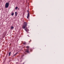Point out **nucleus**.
Segmentation results:
<instances>
[{
    "label": "nucleus",
    "mask_w": 64,
    "mask_h": 64,
    "mask_svg": "<svg viewBox=\"0 0 64 64\" xmlns=\"http://www.w3.org/2000/svg\"><path fill=\"white\" fill-rule=\"evenodd\" d=\"M17 54V53H16V54H15V55H16V54Z\"/></svg>",
    "instance_id": "f8f14e48"
},
{
    "label": "nucleus",
    "mask_w": 64,
    "mask_h": 64,
    "mask_svg": "<svg viewBox=\"0 0 64 64\" xmlns=\"http://www.w3.org/2000/svg\"><path fill=\"white\" fill-rule=\"evenodd\" d=\"M11 54V52H10L9 53V56H10V55Z\"/></svg>",
    "instance_id": "1a4fd4ad"
},
{
    "label": "nucleus",
    "mask_w": 64,
    "mask_h": 64,
    "mask_svg": "<svg viewBox=\"0 0 64 64\" xmlns=\"http://www.w3.org/2000/svg\"><path fill=\"white\" fill-rule=\"evenodd\" d=\"M28 37H29V36H28Z\"/></svg>",
    "instance_id": "f3484780"
},
{
    "label": "nucleus",
    "mask_w": 64,
    "mask_h": 64,
    "mask_svg": "<svg viewBox=\"0 0 64 64\" xmlns=\"http://www.w3.org/2000/svg\"><path fill=\"white\" fill-rule=\"evenodd\" d=\"M27 23L25 22H24V24L22 26V28L23 29H24V30H26V32H28L29 30H28V28H26V26H27Z\"/></svg>",
    "instance_id": "f257e3e1"
},
{
    "label": "nucleus",
    "mask_w": 64,
    "mask_h": 64,
    "mask_svg": "<svg viewBox=\"0 0 64 64\" xmlns=\"http://www.w3.org/2000/svg\"><path fill=\"white\" fill-rule=\"evenodd\" d=\"M14 12H12V13L11 14V15L12 16H13V15H14Z\"/></svg>",
    "instance_id": "423d86ee"
},
{
    "label": "nucleus",
    "mask_w": 64,
    "mask_h": 64,
    "mask_svg": "<svg viewBox=\"0 0 64 64\" xmlns=\"http://www.w3.org/2000/svg\"><path fill=\"white\" fill-rule=\"evenodd\" d=\"M18 8V9H19V8Z\"/></svg>",
    "instance_id": "4468645a"
},
{
    "label": "nucleus",
    "mask_w": 64,
    "mask_h": 64,
    "mask_svg": "<svg viewBox=\"0 0 64 64\" xmlns=\"http://www.w3.org/2000/svg\"><path fill=\"white\" fill-rule=\"evenodd\" d=\"M28 49L27 50L24 52V54H26V52H27L28 53H29V51H28Z\"/></svg>",
    "instance_id": "20e7f679"
},
{
    "label": "nucleus",
    "mask_w": 64,
    "mask_h": 64,
    "mask_svg": "<svg viewBox=\"0 0 64 64\" xmlns=\"http://www.w3.org/2000/svg\"><path fill=\"white\" fill-rule=\"evenodd\" d=\"M11 29H13V28H14V27L13 26H12L11 27Z\"/></svg>",
    "instance_id": "0eeeda50"
},
{
    "label": "nucleus",
    "mask_w": 64,
    "mask_h": 64,
    "mask_svg": "<svg viewBox=\"0 0 64 64\" xmlns=\"http://www.w3.org/2000/svg\"><path fill=\"white\" fill-rule=\"evenodd\" d=\"M27 11V12H29V11H28V10Z\"/></svg>",
    "instance_id": "ddd939ff"
},
{
    "label": "nucleus",
    "mask_w": 64,
    "mask_h": 64,
    "mask_svg": "<svg viewBox=\"0 0 64 64\" xmlns=\"http://www.w3.org/2000/svg\"><path fill=\"white\" fill-rule=\"evenodd\" d=\"M9 4L8 2H7L6 4L5 5V7L6 8H8L9 7Z\"/></svg>",
    "instance_id": "f03ea898"
},
{
    "label": "nucleus",
    "mask_w": 64,
    "mask_h": 64,
    "mask_svg": "<svg viewBox=\"0 0 64 64\" xmlns=\"http://www.w3.org/2000/svg\"><path fill=\"white\" fill-rule=\"evenodd\" d=\"M17 8H18V7H16L15 9H16V10H17Z\"/></svg>",
    "instance_id": "6e6552de"
},
{
    "label": "nucleus",
    "mask_w": 64,
    "mask_h": 64,
    "mask_svg": "<svg viewBox=\"0 0 64 64\" xmlns=\"http://www.w3.org/2000/svg\"><path fill=\"white\" fill-rule=\"evenodd\" d=\"M30 40V41H31V40Z\"/></svg>",
    "instance_id": "2eb2a0df"
},
{
    "label": "nucleus",
    "mask_w": 64,
    "mask_h": 64,
    "mask_svg": "<svg viewBox=\"0 0 64 64\" xmlns=\"http://www.w3.org/2000/svg\"><path fill=\"white\" fill-rule=\"evenodd\" d=\"M15 14L16 16H17V12H15Z\"/></svg>",
    "instance_id": "39448f33"
},
{
    "label": "nucleus",
    "mask_w": 64,
    "mask_h": 64,
    "mask_svg": "<svg viewBox=\"0 0 64 64\" xmlns=\"http://www.w3.org/2000/svg\"><path fill=\"white\" fill-rule=\"evenodd\" d=\"M26 42H24L23 43V44H26Z\"/></svg>",
    "instance_id": "9d476101"
},
{
    "label": "nucleus",
    "mask_w": 64,
    "mask_h": 64,
    "mask_svg": "<svg viewBox=\"0 0 64 64\" xmlns=\"http://www.w3.org/2000/svg\"><path fill=\"white\" fill-rule=\"evenodd\" d=\"M29 16H30V14H29V13L28 12V15L27 16V19H28V18L29 17Z\"/></svg>",
    "instance_id": "7ed1b4c3"
},
{
    "label": "nucleus",
    "mask_w": 64,
    "mask_h": 64,
    "mask_svg": "<svg viewBox=\"0 0 64 64\" xmlns=\"http://www.w3.org/2000/svg\"><path fill=\"white\" fill-rule=\"evenodd\" d=\"M26 48H29V46H26Z\"/></svg>",
    "instance_id": "9b49d317"
},
{
    "label": "nucleus",
    "mask_w": 64,
    "mask_h": 64,
    "mask_svg": "<svg viewBox=\"0 0 64 64\" xmlns=\"http://www.w3.org/2000/svg\"><path fill=\"white\" fill-rule=\"evenodd\" d=\"M29 42H30V41H29Z\"/></svg>",
    "instance_id": "dca6fc26"
}]
</instances>
